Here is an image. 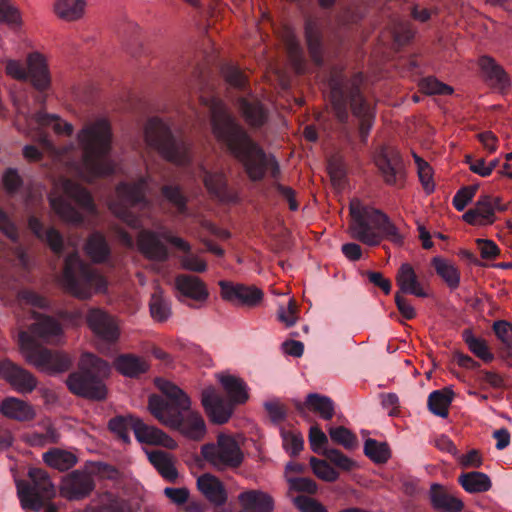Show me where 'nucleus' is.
Listing matches in <instances>:
<instances>
[{
	"mask_svg": "<svg viewBox=\"0 0 512 512\" xmlns=\"http://www.w3.org/2000/svg\"><path fill=\"white\" fill-rule=\"evenodd\" d=\"M222 73L231 86L241 90L246 87L247 77L238 67L227 65L222 69Z\"/></svg>",
	"mask_w": 512,
	"mask_h": 512,
	"instance_id": "nucleus-52",
	"label": "nucleus"
},
{
	"mask_svg": "<svg viewBox=\"0 0 512 512\" xmlns=\"http://www.w3.org/2000/svg\"><path fill=\"white\" fill-rule=\"evenodd\" d=\"M309 442L311 449L315 453H320L322 448L328 443V438L318 425H314L309 431Z\"/></svg>",
	"mask_w": 512,
	"mask_h": 512,
	"instance_id": "nucleus-63",
	"label": "nucleus"
},
{
	"mask_svg": "<svg viewBox=\"0 0 512 512\" xmlns=\"http://www.w3.org/2000/svg\"><path fill=\"white\" fill-rule=\"evenodd\" d=\"M431 266L451 290H455L459 287L460 271L451 260L441 256H435L431 259Z\"/></svg>",
	"mask_w": 512,
	"mask_h": 512,
	"instance_id": "nucleus-38",
	"label": "nucleus"
},
{
	"mask_svg": "<svg viewBox=\"0 0 512 512\" xmlns=\"http://www.w3.org/2000/svg\"><path fill=\"white\" fill-rule=\"evenodd\" d=\"M95 488L93 477L86 471L74 470L62 480L61 494L70 501L88 497Z\"/></svg>",
	"mask_w": 512,
	"mask_h": 512,
	"instance_id": "nucleus-20",
	"label": "nucleus"
},
{
	"mask_svg": "<svg viewBox=\"0 0 512 512\" xmlns=\"http://www.w3.org/2000/svg\"><path fill=\"white\" fill-rule=\"evenodd\" d=\"M495 210H504L500 205V199L482 195L475 206L466 211L462 218L470 225L486 226L495 222Z\"/></svg>",
	"mask_w": 512,
	"mask_h": 512,
	"instance_id": "nucleus-21",
	"label": "nucleus"
},
{
	"mask_svg": "<svg viewBox=\"0 0 512 512\" xmlns=\"http://www.w3.org/2000/svg\"><path fill=\"white\" fill-rule=\"evenodd\" d=\"M415 162L418 167V175L419 179L427 193H431L434 191V183L432 181V170L429 164L422 160L417 155H414Z\"/></svg>",
	"mask_w": 512,
	"mask_h": 512,
	"instance_id": "nucleus-55",
	"label": "nucleus"
},
{
	"mask_svg": "<svg viewBox=\"0 0 512 512\" xmlns=\"http://www.w3.org/2000/svg\"><path fill=\"white\" fill-rule=\"evenodd\" d=\"M110 373L109 364L100 357L84 353L79 361V369L66 379L71 393L86 399L101 401L106 398L107 389L103 382Z\"/></svg>",
	"mask_w": 512,
	"mask_h": 512,
	"instance_id": "nucleus-7",
	"label": "nucleus"
},
{
	"mask_svg": "<svg viewBox=\"0 0 512 512\" xmlns=\"http://www.w3.org/2000/svg\"><path fill=\"white\" fill-rule=\"evenodd\" d=\"M197 488L202 495L215 507L226 504L228 499L224 484L216 476L205 473L198 477Z\"/></svg>",
	"mask_w": 512,
	"mask_h": 512,
	"instance_id": "nucleus-26",
	"label": "nucleus"
},
{
	"mask_svg": "<svg viewBox=\"0 0 512 512\" xmlns=\"http://www.w3.org/2000/svg\"><path fill=\"white\" fill-rule=\"evenodd\" d=\"M147 187L148 179L142 176L133 183L121 182L116 188L119 203L113 204L111 209L131 228L137 229L142 226L141 219L135 210H144L149 207L146 197Z\"/></svg>",
	"mask_w": 512,
	"mask_h": 512,
	"instance_id": "nucleus-11",
	"label": "nucleus"
},
{
	"mask_svg": "<svg viewBox=\"0 0 512 512\" xmlns=\"http://www.w3.org/2000/svg\"><path fill=\"white\" fill-rule=\"evenodd\" d=\"M478 186H464L460 188L452 199V204L457 211H463L474 198Z\"/></svg>",
	"mask_w": 512,
	"mask_h": 512,
	"instance_id": "nucleus-54",
	"label": "nucleus"
},
{
	"mask_svg": "<svg viewBox=\"0 0 512 512\" xmlns=\"http://www.w3.org/2000/svg\"><path fill=\"white\" fill-rule=\"evenodd\" d=\"M310 465L314 474L322 480L333 482L339 477V473L324 460L312 456Z\"/></svg>",
	"mask_w": 512,
	"mask_h": 512,
	"instance_id": "nucleus-50",
	"label": "nucleus"
},
{
	"mask_svg": "<svg viewBox=\"0 0 512 512\" xmlns=\"http://www.w3.org/2000/svg\"><path fill=\"white\" fill-rule=\"evenodd\" d=\"M63 188L65 195L49 197L51 208L63 221L75 225L83 224L84 217L72 205L71 200L86 211L94 212L95 204L90 192L82 185L71 180H65Z\"/></svg>",
	"mask_w": 512,
	"mask_h": 512,
	"instance_id": "nucleus-13",
	"label": "nucleus"
},
{
	"mask_svg": "<svg viewBox=\"0 0 512 512\" xmlns=\"http://www.w3.org/2000/svg\"><path fill=\"white\" fill-rule=\"evenodd\" d=\"M453 391L444 388L441 390H434L428 396V409L436 416L446 418L448 416V408L453 400Z\"/></svg>",
	"mask_w": 512,
	"mask_h": 512,
	"instance_id": "nucleus-41",
	"label": "nucleus"
},
{
	"mask_svg": "<svg viewBox=\"0 0 512 512\" xmlns=\"http://www.w3.org/2000/svg\"><path fill=\"white\" fill-rule=\"evenodd\" d=\"M479 65L490 85L500 90L509 86L507 73L492 57L482 56L479 59Z\"/></svg>",
	"mask_w": 512,
	"mask_h": 512,
	"instance_id": "nucleus-37",
	"label": "nucleus"
},
{
	"mask_svg": "<svg viewBox=\"0 0 512 512\" xmlns=\"http://www.w3.org/2000/svg\"><path fill=\"white\" fill-rule=\"evenodd\" d=\"M77 139L82 149V163L90 178L110 176L115 172L109 157L112 130L107 119L98 118L85 124Z\"/></svg>",
	"mask_w": 512,
	"mask_h": 512,
	"instance_id": "nucleus-5",
	"label": "nucleus"
},
{
	"mask_svg": "<svg viewBox=\"0 0 512 512\" xmlns=\"http://www.w3.org/2000/svg\"><path fill=\"white\" fill-rule=\"evenodd\" d=\"M28 228L40 240L46 242L55 254H61L64 247L61 233L50 227L45 229L43 223L35 216L28 218Z\"/></svg>",
	"mask_w": 512,
	"mask_h": 512,
	"instance_id": "nucleus-31",
	"label": "nucleus"
},
{
	"mask_svg": "<svg viewBox=\"0 0 512 512\" xmlns=\"http://www.w3.org/2000/svg\"><path fill=\"white\" fill-rule=\"evenodd\" d=\"M421 90L428 95H450L453 92L452 87L440 82L434 77H427L420 82Z\"/></svg>",
	"mask_w": 512,
	"mask_h": 512,
	"instance_id": "nucleus-51",
	"label": "nucleus"
},
{
	"mask_svg": "<svg viewBox=\"0 0 512 512\" xmlns=\"http://www.w3.org/2000/svg\"><path fill=\"white\" fill-rule=\"evenodd\" d=\"M156 385L164 397L157 394L150 395L148 401L150 413L163 425L179 430L191 439H201L206 433L202 416L193 411L187 417L183 415L184 412L189 411L191 405L187 394L173 383L163 379H157Z\"/></svg>",
	"mask_w": 512,
	"mask_h": 512,
	"instance_id": "nucleus-4",
	"label": "nucleus"
},
{
	"mask_svg": "<svg viewBox=\"0 0 512 512\" xmlns=\"http://www.w3.org/2000/svg\"><path fill=\"white\" fill-rule=\"evenodd\" d=\"M364 454L377 464L386 463L391 457V451L387 443L378 442L368 438L364 443Z\"/></svg>",
	"mask_w": 512,
	"mask_h": 512,
	"instance_id": "nucleus-46",
	"label": "nucleus"
},
{
	"mask_svg": "<svg viewBox=\"0 0 512 512\" xmlns=\"http://www.w3.org/2000/svg\"><path fill=\"white\" fill-rule=\"evenodd\" d=\"M210 108V124L216 140L243 166L252 182L262 181L269 173V176L275 180L276 191L287 200L290 210L296 211L299 205L295 198V191L278 182L281 170L276 157L266 153L221 102L213 100Z\"/></svg>",
	"mask_w": 512,
	"mask_h": 512,
	"instance_id": "nucleus-1",
	"label": "nucleus"
},
{
	"mask_svg": "<svg viewBox=\"0 0 512 512\" xmlns=\"http://www.w3.org/2000/svg\"><path fill=\"white\" fill-rule=\"evenodd\" d=\"M0 412L7 418L17 421H30L35 412L27 402L15 397H7L0 404Z\"/></svg>",
	"mask_w": 512,
	"mask_h": 512,
	"instance_id": "nucleus-35",
	"label": "nucleus"
},
{
	"mask_svg": "<svg viewBox=\"0 0 512 512\" xmlns=\"http://www.w3.org/2000/svg\"><path fill=\"white\" fill-rule=\"evenodd\" d=\"M293 503L301 512H327L321 503L304 495L296 496Z\"/></svg>",
	"mask_w": 512,
	"mask_h": 512,
	"instance_id": "nucleus-57",
	"label": "nucleus"
},
{
	"mask_svg": "<svg viewBox=\"0 0 512 512\" xmlns=\"http://www.w3.org/2000/svg\"><path fill=\"white\" fill-rule=\"evenodd\" d=\"M304 35L312 59L320 65L322 63V32L319 20L316 17L305 16Z\"/></svg>",
	"mask_w": 512,
	"mask_h": 512,
	"instance_id": "nucleus-29",
	"label": "nucleus"
},
{
	"mask_svg": "<svg viewBox=\"0 0 512 512\" xmlns=\"http://www.w3.org/2000/svg\"><path fill=\"white\" fill-rule=\"evenodd\" d=\"M329 435L333 442L348 450L354 449L358 444L356 435L344 426L330 427Z\"/></svg>",
	"mask_w": 512,
	"mask_h": 512,
	"instance_id": "nucleus-48",
	"label": "nucleus"
},
{
	"mask_svg": "<svg viewBox=\"0 0 512 512\" xmlns=\"http://www.w3.org/2000/svg\"><path fill=\"white\" fill-rule=\"evenodd\" d=\"M323 454L340 469L350 470L353 466V461L337 449H326Z\"/></svg>",
	"mask_w": 512,
	"mask_h": 512,
	"instance_id": "nucleus-60",
	"label": "nucleus"
},
{
	"mask_svg": "<svg viewBox=\"0 0 512 512\" xmlns=\"http://www.w3.org/2000/svg\"><path fill=\"white\" fill-rule=\"evenodd\" d=\"M150 313L153 319L164 322L171 315L170 303L160 294L154 293L150 300Z\"/></svg>",
	"mask_w": 512,
	"mask_h": 512,
	"instance_id": "nucleus-49",
	"label": "nucleus"
},
{
	"mask_svg": "<svg viewBox=\"0 0 512 512\" xmlns=\"http://www.w3.org/2000/svg\"><path fill=\"white\" fill-rule=\"evenodd\" d=\"M376 165L387 185L401 187L405 179V166L398 150L383 147L376 157Z\"/></svg>",
	"mask_w": 512,
	"mask_h": 512,
	"instance_id": "nucleus-18",
	"label": "nucleus"
},
{
	"mask_svg": "<svg viewBox=\"0 0 512 512\" xmlns=\"http://www.w3.org/2000/svg\"><path fill=\"white\" fill-rule=\"evenodd\" d=\"M44 462L59 471H66L72 468L76 462V456L68 451L60 449H51L43 455Z\"/></svg>",
	"mask_w": 512,
	"mask_h": 512,
	"instance_id": "nucleus-43",
	"label": "nucleus"
},
{
	"mask_svg": "<svg viewBox=\"0 0 512 512\" xmlns=\"http://www.w3.org/2000/svg\"><path fill=\"white\" fill-rule=\"evenodd\" d=\"M221 298L236 306L255 308L263 300V291L254 285H245L228 280H220Z\"/></svg>",
	"mask_w": 512,
	"mask_h": 512,
	"instance_id": "nucleus-17",
	"label": "nucleus"
},
{
	"mask_svg": "<svg viewBox=\"0 0 512 512\" xmlns=\"http://www.w3.org/2000/svg\"><path fill=\"white\" fill-rule=\"evenodd\" d=\"M0 22L10 25H18L20 23L18 10L10 5L7 0H0Z\"/></svg>",
	"mask_w": 512,
	"mask_h": 512,
	"instance_id": "nucleus-61",
	"label": "nucleus"
},
{
	"mask_svg": "<svg viewBox=\"0 0 512 512\" xmlns=\"http://www.w3.org/2000/svg\"><path fill=\"white\" fill-rule=\"evenodd\" d=\"M238 501L245 512H272L273 498L260 490H247L238 495Z\"/></svg>",
	"mask_w": 512,
	"mask_h": 512,
	"instance_id": "nucleus-30",
	"label": "nucleus"
},
{
	"mask_svg": "<svg viewBox=\"0 0 512 512\" xmlns=\"http://www.w3.org/2000/svg\"><path fill=\"white\" fill-rule=\"evenodd\" d=\"M86 323L93 334L100 340L112 344L120 336L116 318L101 308H90L85 316Z\"/></svg>",
	"mask_w": 512,
	"mask_h": 512,
	"instance_id": "nucleus-19",
	"label": "nucleus"
},
{
	"mask_svg": "<svg viewBox=\"0 0 512 512\" xmlns=\"http://www.w3.org/2000/svg\"><path fill=\"white\" fill-rule=\"evenodd\" d=\"M298 306L295 300L290 299L288 306H280L277 311V319L287 327L293 326L298 319Z\"/></svg>",
	"mask_w": 512,
	"mask_h": 512,
	"instance_id": "nucleus-56",
	"label": "nucleus"
},
{
	"mask_svg": "<svg viewBox=\"0 0 512 512\" xmlns=\"http://www.w3.org/2000/svg\"><path fill=\"white\" fill-rule=\"evenodd\" d=\"M115 369L129 378H137L147 372L149 365L142 358L134 354H121L114 360Z\"/></svg>",
	"mask_w": 512,
	"mask_h": 512,
	"instance_id": "nucleus-36",
	"label": "nucleus"
},
{
	"mask_svg": "<svg viewBox=\"0 0 512 512\" xmlns=\"http://www.w3.org/2000/svg\"><path fill=\"white\" fill-rule=\"evenodd\" d=\"M180 263L183 269L192 272L202 273L207 269V263L191 252L183 256Z\"/></svg>",
	"mask_w": 512,
	"mask_h": 512,
	"instance_id": "nucleus-62",
	"label": "nucleus"
},
{
	"mask_svg": "<svg viewBox=\"0 0 512 512\" xmlns=\"http://www.w3.org/2000/svg\"><path fill=\"white\" fill-rule=\"evenodd\" d=\"M62 282L68 292L80 299H88L94 292L102 293L107 289L106 278L85 263L78 252L65 258Z\"/></svg>",
	"mask_w": 512,
	"mask_h": 512,
	"instance_id": "nucleus-9",
	"label": "nucleus"
},
{
	"mask_svg": "<svg viewBox=\"0 0 512 512\" xmlns=\"http://www.w3.org/2000/svg\"><path fill=\"white\" fill-rule=\"evenodd\" d=\"M144 137L147 145L155 149L165 160L180 166L191 161L188 143L176 137L160 118L152 117L147 121Z\"/></svg>",
	"mask_w": 512,
	"mask_h": 512,
	"instance_id": "nucleus-10",
	"label": "nucleus"
},
{
	"mask_svg": "<svg viewBox=\"0 0 512 512\" xmlns=\"http://www.w3.org/2000/svg\"><path fill=\"white\" fill-rule=\"evenodd\" d=\"M462 338L469 350L485 363L494 360V354L490 351L486 340L474 335L471 329H465L462 332Z\"/></svg>",
	"mask_w": 512,
	"mask_h": 512,
	"instance_id": "nucleus-42",
	"label": "nucleus"
},
{
	"mask_svg": "<svg viewBox=\"0 0 512 512\" xmlns=\"http://www.w3.org/2000/svg\"><path fill=\"white\" fill-rule=\"evenodd\" d=\"M3 184L8 193H16L22 186L23 181L17 171L9 168L3 175Z\"/></svg>",
	"mask_w": 512,
	"mask_h": 512,
	"instance_id": "nucleus-64",
	"label": "nucleus"
},
{
	"mask_svg": "<svg viewBox=\"0 0 512 512\" xmlns=\"http://www.w3.org/2000/svg\"><path fill=\"white\" fill-rule=\"evenodd\" d=\"M305 406L318 413L324 420H331L335 414L334 401L330 397L318 393L308 394L305 403H296V409L300 414L304 413Z\"/></svg>",
	"mask_w": 512,
	"mask_h": 512,
	"instance_id": "nucleus-33",
	"label": "nucleus"
},
{
	"mask_svg": "<svg viewBox=\"0 0 512 512\" xmlns=\"http://www.w3.org/2000/svg\"><path fill=\"white\" fill-rule=\"evenodd\" d=\"M6 72L17 80L30 81L32 86L40 92L46 91L51 84L46 60L37 52L28 55L26 65L15 60L8 61Z\"/></svg>",
	"mask_w": 512,
	"mask_h": 512,
	"instance_id": "nucleus-15",
	"label": "nucleus"
},
{
	"mask_svg": "<svg viewBox=\"0 0 512 512\" xmlns=\"http://www.w3.org/2000/svg\"><path fill=\"white\" fill-rule=\"evenodd\" d=\"M283 447L291 456H297L303 449L304 440L301 434L282 432Z\"/></svg>",
	"mask_w": 512,
	"mask_h": 512,
	"instance_id": "nucleus-53",
	"label": "nucleus"
},
{
	"mask_svg": "<svg viewBox=\"0 0 512 512\" xmlns=\"http://www.w3.org/2000/svg\"><path fill=\"white\" fill-rule=\"evenodd\" d=\"M28 475L32 484L18 487V495L23 508L38 509L43 497L54 494V486L43 469L31 468Z\"/></svg>",
	"mask_w": 512,
	"mask_h": 512,
	"instance_id": "nucleus-16",
	"label": "nucleus"
},
{
	"mask_svg": "<svg viewBox=\"0 0 512 512\" xmlns=\"http://www.w3.org/2000/svg\"><path fill=\"white\" fill-rule=\"evenodd\" d=\"M0 376L20 393H31L37 385V379L29 371L10 360L0 362Z\"/></svg>",
	"mask_w": 512,
	"mask_h": 512,
	"instance_id": "nucleus-22",
	"label": "nucleus"
},
{
	"mask_svg": "<svg viewBox=\"0 0 512 512\" xmlns=\"http://www.w3.org/2000/svg\"><path fill=\"white\" fill-rule=\"evenodd\" d=\"M137 245L139 251L149 260L164 262L169 257L168 248L154 231L141 230L137 236Z\"/></svg>",
	"mask_w": 512,
	"mask_h": 512,
	"instance_id": "nucleus-25",
	"label": "nucleus"
},
{
	"mask_svg": "<svg viewBox=\"0 0 512 512\" xmlns=\"http://www.w3.org/2000/svg\"><path fill=\"white\" fill-rule=\"evenodd\" d=\"M108 428L123 443H130V430H133L136 439L140 443L150 445H163L169 449L176 446L175 441L157 427L145 424L141 419L132 415H118L111 418Z\"/></svg>",
	"mask_w": 512,
	"mask_h": 512,
	"instance_id": "nucleus-12",
	"label": "nucleus"
},
{
	"mask_svg": "<svg viewBox=\"0 0 512 512\" xmlns=\"http://www.w3.org/2000/svg\"><path fill=\"white\" fill-rule=\"evenodd\" d=\"M458 482L468 493L487 492L492 487V482L489 476L478 471L462 473L458 477Z\"/></svg>",
	"mask_w": 512,
	"mask_h": 512,
	"instance_id": "nucleus-39",
	"label": "nucleus"
},
{
	"mask_svg": "<svg viewBox=\"0 0 512 512\" xmlns=\"http://www.w3.org/2000/svg\"><path fill=\"white\" fill-rule=\"evenodd\" d=\"M288 483H289L290 489L298 491V492H305L308 494H315L317 492V484L311 478H306V477L289 478Z\"/></svg>",
	"mask_w": 512,
	"mask_h": 512,
	"instance_id": "nucleus-58",
	"label": "nucleus"
},
{
	"mask_svg": "<svg viewBox=\"0 0 512 512\" xmlns=\"http://www.w3.org/2000/svg\"><path fill=\"white\" fill-rule=\"evenodd\" d=\"M205 461L217 470L238 468L243 460V452L237 441L230 435L220 434L216 443H207L201 447Z\"/></svg>",
	"mask_w": 512,
	"mask_h": 512,
	"instance_id": "nucleus-14",
	"label": "nucleus"
},
{
	"mask_svg": "<svg viewBox=\"0 0 512 512\" xmlns=\"http://www.w3.org/2000/svg\"><path fill=\"white\" fill-rule=\"evenodd\" d=\"M175 287L180 294L179 300L189 298L195 302L204 303L209 297L206 284L197 276L190 274H179L175 277Z\"/></svg>",
	"mask_w": 512,
	"mask_h": 512,
	"instance_id": "nucleus-24",
	"label": "nucleus"
},
{
	"mask_svg": "<svg viewBox=\"0 0 512 512\" xmlns=\"http://www.w3.org/2000/svg\"><path fill=\"white\" fill-rule=\"evenodd\" d=\"M85 5V0H57L55 11L60 18L73 21L82 17Z\"/></svg>",
	"mask_w": 512,
	"mask_h": 512,
	"instance_id": "nucleus-45",
	"label": "nucleus"
},
{
	"mask_svg": "<svg viewBox=\"0 0 512 512\" xmlns=\"http://www.w3.org/2000/svg\"><path fill=\"white\" fill-rule=\"evenodd\" d=\"M148 459L164 479L170 482L177 479L178 472L169 453L161 450L152 451L148 454Z\"/></svg>",
	"mask_w": 512,
	"mask_h": 512,
	"instance_id": "nucleus-40",
	"label": "nucleus"
},
{
	"mask_svg": "<svg viewBox=\"0 0 512 512\" xmlns=\"http://www.w3.org/2000/svg\"><path fill=\"white\" fill-rule=\"evenodd\" d=\"M239 110L246 123L253 128L262 127L268 120L269 111L258 99H238Z\"/></svg>",
	"mask_w": 512,
	"mask_h": 512,
	"instance_id": "nucleus-28",
	"label": "nucleus"
},
{
	"mask_svg": "<svg viewBox=\"0 0 512 512\" xmlns=\"http://www.w3.org/2000/svg\"><path fill=\"white\" fill-rule=\"evenodd\" d=\"M220 383L230 400H226L219 395L213 387L204 389L201 397L205 412L211 422L215 424L228 422L233 413L234 405L243 404L248 399L247 385L242 379L227 375L220 378Z\"/></svg>",
	"mask_w": 512,
	"mask_h": 512,
	"instance_id": "nucleus-8",
	"label": "nucleus"
},
{
	"mask_svg": "<svg viewBox=\"0 0 512 512\" xmlns=\"http://www.w3.org/2000/svg\"><path fill=\"white\" fill-rule=\"evenodd\" d=\"M362 83L361 73L347 77L341 72H335L329 79L331 107L337 122L342 126V132L346 136L351 134L348 126L351 111L359 121L360 140L365 144L374 124L375 109L364 96Z\"/></svg>",
	"mask_w": 512,
	"mask_h": 512,
	"instance_id": "nucleus-2",
	"label": "nucleus"
},
{
	"mask_svg": "<svg viewBox=\"0 0 512 512\" xmlns=\"http://www.w3.org/2000/svg\"><path fill=\"white\" fill-rule=\"evenodd\" d=\"M493 331L504 346L512 348V325L504 320L494 322Z\"/></svg>",
	"mask_w": 512,
	"mask_h": 512,
	"instance_id": "nucleus-59",
	"label": "nucleus"
},
{
	"mask_svg": "<svg viewBox=\"0 0 512 512\" xmlns=\"http://www.w3.org/2000/svg\"><path fill=\"white\" fill-rule=\"evenodd\" d=\"M84 252L96 264L105 263L111 256V249L106 237L97 231L91 233L86 239Z\"/></svg>",
	"mask_w": 512,
	"mask_h": 512,
	"instance_id": "nucleus-34",
	"label": "nucleus"
},
{
	"mask_svg": "<svg viewBox=\"0 0 512 512\" xmlns=\"http://www.w3.org/2000/svg\"><path fill=\"white\" fill-rule=\"evenodd\" d=\"M350 216L349 232L353 239L368 246H377L383 239L395 245L403 243L399 229L383 211L353 200Z\"/></svg>",
	"mask_w": 512,
	"mask_h": 512,
	"instance_id": "nucleus-6",
	"label": "nucleus"
},
{
	"mask_svg": "<svg viewBox=\"0 0 512 512\" xmlns=\"http://www.w3.org/2000/svg\"><path fill=\"white\" fill-rule=\"evenodd\" d=\"M203 181L212 195L220 200H226L228 198L227 180L222 172L205 171Z\"/></svg>",
	"mask_w": 512,
	"mask_h": 512,
	"instance_id": "nucleus-44",
	"label": "nucleus"
},
{
	"mask_svg": "<svg viewBox=\"0 0 512 512\" xmlns=\"http://www.w3.org/2000/svg\"><path fill=\"white\" fill-rule=\"evenodd\" d=\"M34 122L38 126V138L39 144L46 150H53L54 146L49 139L48 134L44 131V128L51 126L56 134H65L71 136L73 133V126L70 123L63 122L57 115L48 114L43 111L37 112L34 117Z\"/></svg>",
	"mask_w": 512,
	"mask_h": 512,
	"instance_id": "nucleus-23",
	"label": "nucleus"
},
{
	"mask_svg": "<svg viewBox=\"0 0 512 512\" xmlns=\"http://www.w3.org/2000/svg\"><path fill=\"white\" fill-rule=\"evenodd\" d=\"M396 283L400 293L411 294L421 298L427 297V293L424 291L413 267L409 263H403L398 269Z\"/></svg>",
	"mask_w": 512,
	"mask_h": 512,
	"instance_id": "nucleus-32",
	"label": "nucleus"
},
{
	"mask_svg": "<svg viewBox=\"0 0 512 512\" xmlns=\"http://www.w3.org/2000/svg\"><path fill=\"white\" fill-rule=\"evenodd\" d=\"M35 322L28 331H20L18 341L26 361L37 370L50 375L62 373L72 366L71 359L64 353L42 347L39 341L53 343L62 334L61 324L54 317L33 312Z\"/></svg>",
	"mask_w": 512,
	"mask_h": 512,
	"instance_id": "nucleus-3",
	"label": "nucleus"
},
{
	"mask_svg": "<svg viewBox=\"0 0 512 512\" xmlns=\"http://www.w3.org/2000/svg\"><path fill=\"white\" fill-rule=\"evenodd\" d=\"M429 498L432 507L438 512H461L464 509V503L460 498L437 483L431 485Z\"/></svg>",
	"mask_w": 512,
	"mask_h": 512,
	"instance_id": "nucleus-27",
	"label": "nucleus"
},
{
	"mask_svg": "<svg viewBox=\"0 0 512 512\" xmlns=\"http://www.w3.org/2000/svg\"><path fill=\"white\" fill-rule=\"evenodd\" d=\"M161 194L177 209L179 214H185L187 212V197L184 195L179 185H163L161 187Z\"/></svg>",
	"mask_w": 512,
	"mask_h": 512,
	"instance_id": "nucleus-47",
	"label": "nucleus"
}]
</instances>
